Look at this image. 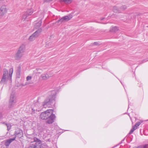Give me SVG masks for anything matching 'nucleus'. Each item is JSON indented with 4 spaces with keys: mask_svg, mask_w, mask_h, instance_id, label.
Masks as SVG:
<instances>
[{
    "mask_svg": "<svg viewBox=\"0 0 148 148\" xmlns=\"http://www.w3.org/2000/svg\"><path fill=\"white\" fill-rule=\"evenodd\" d=\"M147 120H148V119Z\"/></svg>",
    "mask_w": 148,
    "mask_h": 148,
    "instance_id": "nucleus-36",
    "label": "nucleus"
},
{
    "mask_svg": "<svg viewBox=\"0 0 148 148\" xmlns=\"http://www.w3.org/2000/svg\"><path fill=\"white\" fill-rule=\"evenodd\" d=\"M92 45H99V43L97 42H95Z\"/></svg>",
    "mask_w": 148,
    "mask_h": 148,
    "instance_id": "nucleus-26",
    "label": "nucleus"
},
{
    "mask_svg": "<svg viewBox=\"0 0 148 148\" xmlns=\"http://www.w3.org/2000/svg\"><path fill=\"white\" fill-rule=\"evenodd\" d=\"M16 102V101L15 97L14 94H12L10 95V98L9 101V107L10 108L13 107Z\"/></svg>",
    "mask_w": 148,
    "mask_h": 148,
    "instance_id": "nucleus-6",
    "label": "nucleus"
},
{
    "mask_svg": "<svg viewBox=\"0 0 148 148\" xmlns=\"http://www.w3.org/2000/svg\"><path fill=\"white\" fill-rule=\"evenodd\" d=\"M41 20H40L38 22L36 23L34 25V27L36 29H38L39 28L41 25L42 24Z\"/></svg>",
    "mask_w": 148,
    "mask_h": 148,
    "instance_id": "nucleus-18",
    "label": "nucleus"
},
{
    "mask_svg": "<svg viewBox=\"0 0 148 148\" xmlns=\"http://www.w3.org/2000/svg\"><path fill=\"white\" fill-rule=\"evenodd\" d=\"M52 110H47L46 111L42 112L40 115V118L42 120H55L56 116L55 114H52Z\"/></svg>",
    "mask_w": 148,
    "mask_h": 148,
    "instance_id": "nucleus-1",
    "label": "nucleus"
},
{
    "mask_svg": "<svg viewBox=\"0 0 148 148\" xmlns=\"http://www.w3.org/2000/svg\"><path fill=\"white\" fill-rule=\"evenodd\" d=\"M54 121H47V123H48L49 124H51Z\"/></svg>",
    "mask_w": 148,
    "mask_h": 148,
    "instance_id": "nucleus-27",
    "label": "nucleus"
},
{
    "mask_svg": "<svg viewBox=\"0 0 148 148\" xmlns=\"http://www.w3.org/2000/svg\"><path fill=\"white\" fill-rule=\"evenodd\" d=\"M42 145L41 140L35 137L34 138V141L31 142L28 148H40Z\"/></svg>",
    "mask_w": 148,
    "mask_h": 148,
    "instance_id": "nucleus-4",
    "label": "nucleus"
},
{
    "mask_svg": "<svg viewBox=\"0 0 148 148\" xmlns=\"http://www.w3.org/2000/svg\"><path fill=\"white\" fill-rule=\"evenodd\" d=\"M40 148H44L43 147L42 145L40 146Z\"/></svg>",
    "mask_w": 148,
    "mask_h": 148,
    "instance_id": "nucleus-32",
    "label": "nucleus"
},
{
    "mask_svg": "<svg viewBox=\"0 0 148 148\" xmlns=\"http://www.w3.org/2000/svg\"><path fill=\"white\" fill-rule=\"evenodd\" d=\"M16 138L15 137L13 138H10L5 141V144L6 147H8L10 143L14 141Z\"/></svg>",
    "mask_w": 148,
    "mask_h": 148,
    "instance_id": "nucleus-12",
    "label": "nucleus"
},
{
    "mask_svg": "<svg viewBox=\"0 0 148 148\" xmlns=\"http://www.w3.org/2000/svg\"><path fill=\"white\" fill-rule=\"evenodd\" d=\"M5 125L7 127L8 130V131L11 128V125L9 123H5Z\"/></svg>",
    "mask_w": 148,
    "mask_h": 148,
    "instance_id": "nucleus-24",
    "label": "nucleus"
},
{
    "mask_svg": "<svg viewBox=\"0 0 148 148\" xmlns=\"http://www.w3.org/2000/svg\"><path fill=\"white\" fill-rule=\"evenodd\" d=\"M42 79L45 80L48 79L50 77L48 74L47 73H44L42 74L41 76Z\"/></svg>",
    "mask_w": 148,
    "mask_h": 148,
    "instance_id": "nucleus-15",
    "label": "nucleus"
},
{
    "mask_svg": "<svg viewBox=\"0 0 148 148\" xmlns=\"http://www.w3.org/2000/svg\"><path fill=\"white\" fill-rule=\"evenodd\" d=\"M25 49V46L24 45H21L19 47L15 55V60H19L24 55Z\"/></svg>",
    "mask_w": 148,
    "mask_h": 148,
    "instance_id": "nucleus-3",
    "label": "nucleus"
},
{
    "mask_svg": "<svg viewBox=\"0 0 148 148\" xmlns=\"http://www.w3.org/2000/svg\"><path fill=\"white\" fill-rule=\"evenodd\" d=\"M21 67L19 66L18 67L16 71L17 77L19 78L21 76Z\"/></svg>",
    "mask_w": 148,
    "mask_h": 148,
    "instance_id": "nucleus-17",
    "label": "nucleus"
},
{
    "mask_svg": "<svg viewBox=\"0 0 148 148\" xmlns=\"http://www.w3.org/2000/svg\"><path fill=\"white\" fill-rule=\"evenodd\" d=\"M42 31V29L41 28H39L32 35L36 38L40 35Z\"/></svg>",
    "mask_w": 148,
    "mask_h": 148,
    "instance_id": "nucleus-11",
    "label": "nucleus"
},
{
    "mask_svg": "<svg viewBox=\"0 0 148 148\" xmlns=\"http://www.w3.org/2000/svg\"><path fill=\"white\" fill-rule=\"evenodd\" d=\"M9 77L2 76L1 80L0 82V84H4L5 82H7L8 81V79Z\"/></svg>",
    "mask_w": 148,
    "mask_h": 148,
    "instance_id": "nucleus-16",
    "label": "nucleus"
},
{
    "mask_svg": "<svg viewBox=\"0 0 148 148\" xmlns=\"http://www.w3.org/2000/svg\"><path fill=\"white\" fill-rule=\"evenodd\" d=\"M147 60H146V59H145V60H142L141 62V63H143V62H146L147 61Z\"/></svg>",
    "mask_w": 148,
    "mask_h": 148,
    "instance_id": "nucleus-31",
    "label": "nucleus"
},
{
    "mask_svg": "<svg viewBox=\"0 0 148 148\" xmlns=\"http://www.w3.org/2000/svg\"><path fill=\"white\" fill-rule=\"evenodd\" d=\"M7 9L6 6L3 5L0 8V16H3L7 12Z\"/></svg>",
    "mask_w": 148,
    "mask_h": 148,
    "instance_id": "nucleus-8",
    "label": "nucleus"
},
{
    "mask_svg": "<svg viewBox=\"0 0 148 148\" xmlns=\"http://www.w3.org/2000/svg\"><path fill=\"white\" fill-rule=\"evenodd\" d=\"M142 122H137L136 123L135 125L132 127V128L130 132L129 133V134H132L134 130L137 129V127Z\"/></svg>",
    "mask_w": 148,
    "mask_h": 148,
    "instance_id": "nucleus-10",
    "label": "nucleus"
},
{
    "mask_svg": "<svg viewBox=\"0 0 148 148\" xmlns=\"http://www.w3.org/2000/svg\"><path fill=\"white\" fill-rule=\"evenodd\" d=\"M3 119V115L1 113H0V120Z\"/></svg>",
    "mask_w": 148,
    "mask_h": 148,
    "instance_id": "nucleus-29",
    "label": "nucleus"
},
{
    "mask_svg": "<svg viewBox=\"0 0 148 148\" xmlns=\"http://www.w3.org/2000/svg\"><path fill=\"white\" fill-rule=\"evenodd\" d=\"M120 10H121V13L122 11H123L126 10L127 8V6L125 5H122L120 8Z\"/></svg>",
    "mask_w": 148,
    "mask_h": 148,
    "instance_id": "nucleus-20",
    "label": "nucleus"
},
{
    "mask_svg": "<svg viewBox=\"0 0 148 148\" xmlns=\"http://www.w3.org/2000/svg\"><path fill=\"white\" fill-rule=\"evenodd\" d=\"M104 18H101V20H103Z\"/></svg>",
    "mask_w": 148,
    "mask_h": 148,
    "instance_id": "nucleus-33",
    "label": "nucleus"
},
{
    "mask_svg": "<svg viewBox=\"0 0 148 148\" xmlns=\"http://www.w3.org/2000/svg\"><path fill=\"white\" fill-rule=\"evenodd\" d=\"M53 0H44V2H50Z\"/></svg>",
    "mask_w": 148,
    "mask_h": 148,
    "instance_id": "nucleus-30",
    "label": "nucleus"
},
{
    "mask_svg": "<svg viewBox=\"0 0 148 148\" xmlns=\"http://www.w3.org/2000/svg\"><path fill=\"white\" fill-rule=\"evenodd\" d=\"M135 15L136 16H140L142 15V14L140 13H135Z\"/></svg>",
    "mask_w": 148,
    "mask_h": 148,
    "instance_id": "nucleus-28",
    "label": "nucleus"
},
{
    "mask_svg": "<svg viewBox=\"0 0 148 148\" xmlns=\"http://www.w3.org/2000/svg\"><path fill=\"white\" fill-rule=\"evenodd\" d=\"M148 147V145H140L137 147V148H147Z\"/></svg>",
    "mask_w": 148,
    "mask_h": 148,
    "instance_id": "nucleus-22",
    "label": "nucleus"
},
{
    "mask_svg": "<svg viewBox=\"0 0 148 148\" xmlns=\"http://www.w3.org/2000/svg\"><path fill=\"white\" fill-rule=\"evenodd\" d=\"M33 13V10L32 9H31L27 10L26 13H25L23 15V19L24 20L27 17L31 15Z\"/></svg>",
    "mask_w": 148,
    "mask_h": 148,
    "instance_id": "nucleus-9",
    "label": "nucleus"
},
{
    "mask_svg": "<svg viewBox=\"0 0 148 148\" xmlns=\"http://www.w3.org/2000/svg\"><path fill=\"white\" fill-rule=\"evenodd\" d=\"M27 119L26 118H25V119H23V120H25V119Z\"/></svg>",
    "mask_w": 148,
    "mask_h": 148,
    "instance_id": "nucleus-35",
    "label": "nucleus"
},
{
    "mask_svg": "<svg viewBox=\"0 0 148 148\" xmlns=\"http://www.w3.org/2000/svg\"><path fill=\"white\" fill-rule=\"evenodd\" d=\"M73 0H61V1L64 2L66 4L71 3Z\"/></svg>",
    "mask_w": 148,
    "mask_h": 148,
    "instance_id": "nucleus-21",
    "label": "nucleus"
},
{
    "mask_svg": "<svg viewBox=\"0 0 148 148\" xmlns=\"http://www.w3.org/2000/svg\"><path fill=\"white\" fill-rule=\"evenodd\" d=\"M13 72V69H10L9 73V76H8V72L7 69H3V76L9 77V79L11 80L12 79V75Z\"/></svg>",
    "mask_w": 148,
    "mask_h": 148,
    "instance_id": "nucleus-7",
    "label": "nucleus"
},
{
    "mask_svg": "<svg viewBox=\"0 0 148 148\" xmlns=\"http://www.w3.org/2000/svg\"><path fill=\"white\" fill-rule=\"evenodd\" d=\"M55 96L53 95L47 97L42 102V106L44 108L51 107L55 101Z\"/></svg>",
    "mask_w": 148,
    "mask_h": 148,
    "instance_id": "nucleus-2",
    "label": "nucleus"
},
{
    "mask_svg": "<svg viewBox=\"0 0 148 148\" xmlns=\"http://www.w3.org/2000/svg\"><path fill=\"white\" fill-rule=\"evenodd\" d=\"M133 148H137V147H134Z\"/></svg>",
    "mask_w": 148,
    "mask_h": 148,
    "instance_id": "nucleus-34",
    "label": "nucleus"
},
{
    "mask_svg": "<svg viewBox=\"0 0 148 148\" xmlns=\"http://www.w3.org/2000/svg\"><path fill=\"white\" fill-rule=\"evenodd\" d=\"M112 10L113 12L115 13H121V10H120V8L116 6H114L113 7Z\"/></svg>",
    "mask_w": 148,
    "mask_h": 148,
    "instance_id": "nucleus-14",
    "label": "nucleus"
},
{
    "mask_svg": "<svg viewBox=\"0 0 148 148\" xmlns=\"http://www.w3.org/2000/svg\"><path fill=\"white\" fill-rule=\"evenodd\" d=\"M119 30L118 28L116 27H114L111 28L110 30V32H116Z\"/></svg>",
    "mask_w": 148,
    "mask_h": 148,
    "instance_id": "nucleus-19",
    "label": "nucleus"
},
{
    "mask_svg": "<svg viewBox=\"0 0 148 148\" xmlns=\"http://www.w3.org/2000/svg\"><path fill=\"white\" fill-rule=\"evenodd\" d=\"M36 39L34 37L33 35H32L30 36L29 38V40L31 41H33Z\"/></svg>",
    "mask_w": 148,
    "mask_h": 148,
    "instance_id": "nucleus-23",
    "label": "nucleus"
},
{
    "mask_svg": "<svg viewBox=\"0 0 148 148\" xmlns=\"http://www.w3.org/2000/svg\"><path fill=\"white\" fill-rule=\"evenodd\" d=\"M32 78V77L30 76H28L27 77L26 79L28 81L30 80Z\"/></svg>",
    "mask_w": 148,
    "mask_h": 148,
    "instance_id": "nucleus-25",
    "label": "nucleus"
},
{
    "mask_svg": "<svg viewBox=\"0 0 148 148\" xmlns=\"http://www.w3.org/2000/svg\"><path fill=\"white\" fill-rule=\"evenodd\" d=\"M16 137H18L19 138H20L23 136V133L21 130H19L18 131L15 132Z\"/></svg>",
    "mask_w": 148,
    "mask_h": 148,
    "instance_id": "nucleus-13",
    "label": "nucleus"
},
{
    "mask_svg": "<svg viewBox=\"0 0 148 148\" xmlns=\"http://www.w3.org/2000/svg\"><path fill=\"white\" fill-rule=\"evenodd\" d=\"M73 15L72 13L69 15L64 16L59 20H58L56 22V23L61 24L62 23H64L70 20L72 17Z\"/></svg>",
    "mask_w": 148,
    "mask_h": 148,
    "instance_id": "nucleus-5",
    "label": "nucleus"
}]
</instances>
